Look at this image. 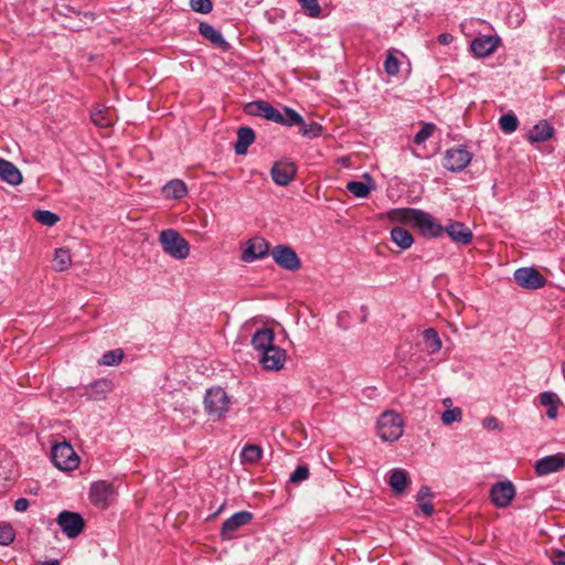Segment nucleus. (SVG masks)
<instances>
[{
  "instance_id": "obj_1",
  "label": "nucleus",
  "mask_w": 565,
  "mask_h": 565,
  "mask_svg": "<svg viewBox=\"0 0 565 565\" xmlns=\"http://www.w3.org/2000/svg\"><path fill=\"white\" fill-rule=\"evenodd\" d=\"M159 242L162 250L175 259H185L190 255V245L188 241L173 228L161 231Z\"/></svg>"
},
{
  "instance_id": "obj_2",
  "label": "nucleus",
  "mask_w": 565,
  "mask_h": 565,
  "mask_svg": "<svg viewBox=\"0 0 565 565\" xmlns=\"http://www.w3.org/2000/svg\"><path fill=\"white\" fill-rule=\"evenodd\" d=\"M231 398L222 387H212L206 391L204 408L213 419L222 418L230 409Z\"/></svg>"
},
{
  "instance_id": "obj_3",
  "label": "nucleus",
  "mask_w": 565,
  "mask_h": 565,
  "mask_svg": "<svg viewBox=\"0 0 565 565\" xmlns=\"http://www.w3.org/2000/svg\"><path fill=\"white\" fill-rule=\"evenodd\" d=\"M377 434L384 441H396L403 435V419L393 411L384 412L377 419Z\"/></svg>"
},
{
  "instance_id": "obj_4",
  "label": "nucleus",
  "mask_w": 565,
  "mask_h": 565,
  "mask_svg": "<svg viewBox=\"0 0 565 565\" xmlns=\"http://www.w3.org/2000/svg\"><path fill=\"white\" fill-rule=\"evenodd\" d=\"M52 462L63 471H73L79 466V457L67 441L56 443L51 450Z\"/></svg>"
},
{
  "instance_id": "obj_5",
  "label": "nucleus",
  "mask_w": 565,
  "mask_h": 565,
  "mask_svg": "<svg viewBox=\"0 0 565 565\" xmlns=\"http://www.w3.org/2000/svg\"><path fill=\"white\" fill-rule=\"evenodd\" d=\"M56 522L68 539L77 537L85 526V520L79 513L66 510L57 515Z\"/></svg>"
},
{
  "instance_id": "obj_6",
  "label": "nucleus",
  "mask_w": 565,
  "mask_h": 565,
  "mask_svg": "<svg viewBox=\"0 0 565 565\" xmlns=\"http://www.w3.org/2000/svg\"><path fill=\"white\" fill-rule=\"evenodd\" d=\"M472 154L463 146H458L446 150L443 166L451 171H462L471 161Z\"/></svg>"
},
{
  "instance_id": "obj_7",
  "label": "nucleus",
  "mask_w": 565,
  "mask_h": 565,
  "mask_svg": "<svg viewBox=\"0 0 565 565\" xmlns=\"http://www.w3.org/2000/svg\"><path fill=\"white\" fill-rule=\"evenodd\" d=\"M270 254L275 263L286 270L296 271L301 267L300 258L288 245H277Z\"/></svg>"
},
{
  "instance_id": "obj_8",
  "label": "nucleus",
  "mask_w": 565,
  "mask_h": 565,
  "mask_svg": "<svg viewBox=\"0 0 565 565\" xmlns=\"http://www.w3.org/2000/svg\"><path fill=\"white\" fill-rule=\"evenodd\" d=\"M513 278L515 282L525 289H540L545 286L546 278L533 267H522L514 271Z\"/></svg>"
},
{
  "instance_id": "obj_9",
  "label": "nucleus",
  "mask_w": 565,
  "mask_h": 565,
  "mask_svg": "<svg viewBox=\"0 0 565 565\" xmlns=\"http://www.w3.org/2000/svg\"><path fill=\"white\" fill-rule=\"evenodd\" d=\"M244 113L249 116L265 118L276 124L277 121H281V111L263 99L247 103L244 106Z\"/></svg>"
},
{
  "instance_id": "obj_10",
  "label": "nucleus",
  "mask_w": 565,
  "mask_h": 565,
  "mask_svg": "<svg viewBox=\"0 0 565 565\" xmlns=\"http://www.w3.org/2000/svg\"><path fill=\"white\" fill-rule=\"evenodd\" d=\"M297 173L296 164L289 159H280L276 161L270 169L273 181L280 186L288 185Z\"/></svg>"
},
{
  "instance_id": "obj_11",
  "label": "nucleus",
  "mask_w": 565,
  "mask_h": 565,
  "mask_svg": "<svg viewBox=\"0 0 565 565\" xmlns=\"http://www.w3.org/2000/svg\"><path fill=\"white\" fill-rule=\"evenodd\" d=\"M253 520V513L248 511H239L234 513L232 516L223 522L221 527V539L223 541H230L234 537V533L242 526L248 524Z\"/></svg>"
},
{
  "instance_id": "obj_12",
  "label": "nucleus",
  "mask_w": 565,
  "mask_h": 565,
  "mask_svg": "<svg viewBox=\"0 0 565 565\" xmlns=\"http://www.w3.org/2000/svg\"><path fill=\"white\" fill-rule=\"evenodd\" d=\"M115 495V488L110 482L97 481L90 486L89 497L94 505L105 509Z\"/></svg>"
},
{
  "instance_id": "obj_13",
  "label": "nucleus",
  "mask_w": 565,
  "mask_h": 565,
  "mask_svg": "<svg viewBox=\"0 0 565 565\" xmlns=\"http://www.w3.org/2000/svg\"><path fill=\"white\" fill-rule=\"evenodd\" d=\"M413 224L427 237H439L444 233V227L430 214L422 210H417Z\"/></svg>"
},
{
  "instance_id": "obj_14",
  "label": "nucleus",
  "mask_w": 565,
  "mask_h": 565,
  "mask_svg": "<svg viewBox=\"0 0 565 565\" xmlns=\"http://www.w3.org/2000/svg\"><path fill=\"white\" fill-rule=\"evenodd\" d=\"M515 495V488L511 481H499L491 487L490 498L498 508L508 507Z\"/></svg>"
},
{
  "instance_id": "obj_15",
  "label": "nucleus",
  "mask_w": 565,
  "mask_h": 565,
  "mask_svg": "<svg viewBox=\"0 0 565 565\" xmlns=\"http://www.w3.org/2000/svg\"><path fill=\"white\" fill-rule=\"evenodd\" d=\"M565 467V454L557 452L555 455L545 456L535 462V472L537 476H546L557 472Z\"/></svg>"
},
{
  "instance_id": "obj_16",
  "label": "nucleus",
  "mask_w": 565,
  "mask_h": 565,
  "mask_svg": "<svg viewBox=\"0 0 565 565\" xmlns=\"http://www.w3.org/2000/svg\"><path fill=\"white\" fill-rule=\"evenodd\" d=\"M285 362L286 351L275 344L262 353L260 363L265 370L279 371Z\"/></svg>"
},
{
  "instance_id": "obj_17",
  "label": "nucleus",
  "mask_w": 565,
  "mask_h": 565,
  "mask_svg": "<svg viewBox=\"0 0 565 565\" xmlns=\"http://www.w3.org/2000/svg\"><path fill=\"white\" fill-rule=\"evenodd\" d=\"M269 252V244L263 237H254L247 242V246L242 254V259L246 263L265 257Z\"/></svg>"
},
{
  "instance_id": "obj_18",
  "label": "nucleus",
  "mask_w": 565,
  "mask_h": 565,
  "mask_svg": "<svg viewBox=\"0 0 565 565\" xmlns=\"http://www.w3.org/2000/svg\"><path fill=\"white\" fill-rule=\"evenodd\" d=\"M444 232L451 238L452 242L468 245L472 241V232L461 222H450L444 227Z\"/></svg>"
},
{
  "instance_id": "obj_19",
  "label": "nucleus",
  "mask_w": 565,
  "mask_h": 565,
  "mask_svg": "<svg viewBox=\"0 0 565 565\" xmlns=\"http://www.w3.org/2000/svg\"><path fill=\"white\" fill-rule=\"evenodd\" d=\"M498 43L499 39L491 35L476 38L471 42V51L476 56L484 57L492 54L497 50Z\"/></svg>"
},
{
  "instance_id": "obj_20",
  "label": "nucleus",
  "mask_w": 565,
  "mask_h": 565,
  "mask_svg": "<svg viewBox=\"0 0 565 565\" xmlns=\"http://www.w3.org/2000/svg\"><path fill=\"white\" fill-rule=\"evenodd\" d=\"M0 180L11 185H19L23 178L20 170L12 162L0 158Z\"/></svg>"
},
{
  "instance_id": "obj_21",
  "label": "nucleus",
  "mask_w": 565,
  "mask_h": 565,
  "mask_svg": "<svg viewBox=\"0 0 565 565\" xmlns=\"http://www.w3.org/2000/svg\"><path fill=\"white\" fill-rule=\"evenodd\" d=\"M114 388V384L108 379H99L93 383H90L86 387L85 395L90 399L100 401L105 398L106 394L111 392Z\"/></svg>"
},
{
  "instance_id": "obj_22",
  "label": "nucleus",
  "mask_w": 565,
  "mask_h": 565,
  "mask_svg": "<svg viewBox=\"0 0 565 565\" xmlns=\"http://www.w3.org/2000/svg\"><path fill=\"white\" fill-rule=\"evenodd\" d=\"M275 333L269 328L257 330L252 337V345L255 350L263 353L265 350L274 345Z\"/></svg>"
},
{
  "instance_id": "obj_23",
  "label": "nucleus",
  "mask_w": 565,
  "mask_h": 565,
  "mask_svg": "<svg viewBox=\"0 0 565 565\" xmlns=\"http://www.w3.org/2000/svg\"><path fill=\"white\" fill-rule=\"evenodd\" d=\"M199 31H200V34L203 38L211 41L212 44H214L223 50H228L230 44L225 41L222 33L218 30H216L213 25H211L206 22H201L199 25Z\"/></svg>"
},
{
  "instance_id": "obj_24",
  "label": "nucleus",
  "mask_w": 565,
  "mask_h": 565,
  "mask_svg": "<svg viewBox=\"0 0 565 565\" xmlns=\"http://www.w3.org/2000/svg\"><path fill=\"white\" fill-rule=\"evenodd\" d=\"M553 134V126L546 120H541L529 131L527 139L532 143L542 142L552 138Z\"/></svg>"
},
{
  "instance_id": "obj_25",
  "label": "nucleus",
  "mask_w": 565,
  "mask_h": 565,
  "mask_svg": "<svg viewBox=\"0 0 565 565\" xmlns=\"http://www.w3.org/2000/svg\"><path fill=\"white\" fill-rule=\"evenodd\" d=\"M409 483L408 473L404 469H394L391 472L388 484L396 495H401L405 492L407 484Z\"/></svg>"
},
{
  "instance_id": "obj_26",
  "label": "nucleus",
  "mask_w": 565,
  "mask_h": 565,
  "mask_svg": "<svg viewBox=\"0 0 565 565\" xmlns=\"http://www.w3.org/2000/svg\"><path fill=\"white\" fill-rule=\"evenodd\" d=\"M255 141V132L249 127H241L237 130V140L234 149L236 154H245L248 147Z\"/></svg>"
},
{
  "instance_id": "obj_27",
  "label": "nucleus",
  "mask_w": 565,
  "mask_h": 565,
  "mask_svg": "<svg viewBox=\"0 0 565 565\" xmlns=\"http://www.w3.org/2000/svg\"><path fill=\"white\" fill-rule=\"evenodd\" d=\"M162 192L167 199L179 200L188 194V186L182 180L173 179L163 186Z\"/></svg>"
},
{
  "instance_id": "obj_28",
  "label": "nucleus",
  "mask_w": 565,
  "mask_h": 565,
  "mask_svg": "<svg viewBox=\"0 0 565 565\" xmlns=\"http://www.w3.org/2000/svg\"><path fill=\"white\" fill-rule=\"evenodd\" d=\"M417 210L411 207L392 209L387 212V218L394 223H413L416 216Z\"/></svg>"
},
{
  "instance_id": "obj_29",
  "label": "nucleus",
  "mask_w": 565,
  "mask_h": 565,
  "mask_svg": "<svg viewBox=\"0 0 565 565\" xmlns=\"http://www.w3.org/2000/svg\"><path fill=\"white\" fill-rule=\"evenodd\" d=\"M391 239L403 250L408 249L414 243L411 232L401 226L391 230Z\"/></svg>"
},
{
  "instance_id": "obj_30",
  "label": "nucleus",
  "mask_w": 565,
  "mask_h": 565,
  "mask_svg": "<svg viewBox=\"0 0 565 565\" xmlns=\"http://www.w3.org/2000/svg\"><path fill=\"white\" fill-rule=\"evenodd\" d=\"M263 457V449L255 444H246L241 452V460L244 465H255Z\"/></svg>"
},
{
  "instance_id": "obj_31",
  "label": "nucleus",
  "mask_w": 565,
  "mask_h": 565,
  "mask_svg": "<svg viewBox=\"0 0 565 565\" xmlns=\"http://www.w3.org/2000/svg\"><path fill=\"white\" fill-rule=\"evenodd\" d=\"M431 497V489L427 486L420 487L416 495L418 507L426 516H430L434 513V505L430 502Z\"/></svg>"
},
{
  "instance_id": "obj_32",
  "label": "nucleus",
  "mask_w": 565,
  "mask_h": 565,
  "mask_svg": "<svg viewBox=\"0 0 565 565\" xmlns=\"http://www.w3.org/2000/svg\"><path fill=\"white\" fill-rule=\"evenodd\" d=\"M423 340L429 354H436L440 351L441 340L436 329H425L423 331Z\"/></svg>"
},
{
  "instance_id": "obj_33",
  "label": "nucleus",
  "mask_w": 565,
  "mask_h": 565,
  "mask_svg": "<svg viewBox=\"0 0 565 565\" xmlns=\"http://www.w3.org/2000/svg\"><path fill=\"white\" fill-rule=\"evenodd\" d=\"M540 403L543 406L547 407L546 416L551 419H555L557 417V407L561 403L559 398L555 393L544 392L540 394Z\"/></svg>"
},
{
  "instance_id": "obj_34",
  "label": "nucleus",
  "mask_w": 565,
  "mask_h": 565,
  "mask_svg": "<svg viewBox=\"0 0 565 565\" xmlns=\"http://www.w3.org/2000/svg\"><path fill=\"white\" fill-rule=\"evenodd\" d=\"M284 113H281V121H277V124L286 126V127H294L300 125H303V118L302 116L297 113L295 109L285 106L282 108Z\"/></svg>"
},
{
  "instance_id": "obj_35",
  "label": "nucleus",
  "mask_w": 565,
  "mask_h": 565,
  "mask_svg": "<svg viewBox=\"0 0 565 565\" xmlns=\"http://www.w3.org/2000/svg\"><path fill=\"white\" fill-rule=\"evenodd\" d=\"M72 263L71 253L67 248H57L53 258V267L57 271L66 270Z\"/></svg>"
},
{
  "instance_id": "obj_36",
  "label": "nucleus",
  "mask_w": 565,
  "mask_h": 565,
  "mask_svg": "<svg viewBox=\"0 0 565 565\" xmlns=\"http://www.w3.org/2000/svg\"><path fill=\"white\" fill-rule=\"evenodd\" d=\"M125 358L122 349H115L105 352L99 360L100 365L115 366L118 365Z\"/></svg>"
},
{
  "instance_id": "obj_37",
  "label": "nucleus",
  "mask_w": 565,
  "mask_h": 565,
  "mask_svg": "<svg viewBox=\"0 0 565 565\" xmlns=\"http://www.w3.org/2000/svg\"><path fill=\"white\" fill-rule=\"evenodd\" d=\"M90 117L93 122L99 127H109L113 125V118L108 109L97 107L92 111Z\"/></svg>"
},
{
  "instance_id": "obj_38",
  "label": "nucleus",
  "mask_w": 565,
  "mask_h": 565,
  "mask_svg": "<svg viewBox=\"0 0 565 565\" xmlns=\"http://www.w3.org/2000/svg\"><path fill=\"white\" fill-rule=\"evenodd\" d=\"M33 217L36 222L46 226H54L60 221V216L57 214L47 210L34 211Z\"/></svg>"
},
{
  "instance_id": "obj_39",
  "label": "nucleus",
  "mask_w": 565,
  "mask_h": 565,
  "mask_svg": "<svg viewBox=\"0 0 565 565\" xmlns=\"http://www.w3.org/2000/svg\"><path fill=\"white\" fill-rule=\"evenodd\" d=\"M500 128L505 134H511L516 130L519 120L514 114H504L499 119Z\"/></svg>"
},
{
  "instance_id": "obj_40",
  "label": "nucleus",
  "mask_w": 565,
  "mask_h": 565,
  "mask_svg": "<svg viewBox=\"0 0 565 565\" xmlns=\"http://www.w3.org/2000/svg\"><path fill=\"white\" fill-rule=\"evenodd\" d=\"M347 190L354 196L364 199L370 194L371 188L361 181H350L347 183Z\"/></svg>"
},
{
  "instance_id": "obj_41",
  "label": "nucleus",
  "mask_w": 565,
  "mask_h": 565,
  "mask_svg": "<svg viewBox=\"0 0 565 565\" xmlns=\"http://www.w3.org/2000/svg\"><path fill=\"white\" fill-rule=\"evenodd\" d=\"M302 12L310 18H318L321 8L318 0H298Z\"/></svg>"
},
{
  "instance_id": "obj_42",
  "label": "nucleus",
  "mask_w": 565,
  "mask_h": 565,
  "mask_svg": "<svg viewBox=\"0 0 565 565\" xmlns=\"http://www.w3.org/2000/svg\"><path fill=\"white\" fill-rule=\"evenodd\" d=\"M322 132V126L319 125L318 122H310V124H306V121L303 120V125H300V134L303 136V137H307V138H317L321 135Z\"/></svg>"
},
{
  "instance_id": "obj_43",
  "label": "nucleus",
  "mask_w": 565,
  "mask_h": 565,
  "mask_svg": "<svg viewBox=\"0 0 565 565\" xmlns=\"http://www.w3.org/2000/svg\"><path fill=\"white\" fill-rule=\"evenodd\" d=\"M436 126L431 122H426L422 126V128L416 132L414 137V143L422 145L424 143L429 137H431Z\"/></svg>"
},
{
  "instance_id": "obj_44",
  "label": "nucleus",
  "mask_w": 565,
  "mask_h": 565,
  "mask_svg": "<svg viewBox=\"0 0 565 565\" xmlns=\"http://www.w3.org/2000/svg\"><path fill=\"white\" fill-rule=\"evenodd\" d=\"M309 468L307 465H299L289 476V482L298 484L309 478Z\"/></svg>"
},
{
  "instance_id": "obj_45",
  "label": "nucleus",
  "mask_w": 565,
  "mask_h": 565,
  "mask_svg": "<svg viewBox=\"0 0 565 565\" xmlns=\"http://www.w3.org/2000/svg\"><path fill=\"white\" fill-rule=\"evenodd\" d=\"M462 418V412L459 407L447 409L441 414V422L444 425H450L455 422H460Z\"/></svg>"
},
{
  "instance_id": "obj_46",
  "label": "nucleus",
  "mask_w": 565,
  "mask_h": 565,
  "mask_svg": "<svg viewBox=\"0 0 565 565\" xmlns=\"http://www.w3.org/2000/svg\"><path fill=\"white\" fill-rule=\"evenodd\" d=\"M384 70L386 74L391 76H395L399 72V62L392 53H388L384 61Z\"/></svg>"
},
{
  "instance_id": "obj_47",
  "label": "nucleus",
  "mask_w": 565,
  "mask_h": 565,
  "mask_svg": "<svg viewBox=\"0 0 565 565\" xmlns=\"http://www.w3.org/2000/svg\"><path fill=\"white\" fill-rule=\"evenodd\" d=\"M15 533L10 524L0 525V545H9L14 541Z\"/></svg>"
},
{
  "instance_id": "obj_48",
  "label": "nucleus",
  "mask_w": 565,
  "mask_h": 565,
  "mask_svg": "<svg viewBox=\"0 0 565 565\" xmlns=\"http://www.w3.org/2000/svg\"><path fill=\"white\" fill-rule=\"evenodd\" d=\"M191 9L199 13H210L213 9L211 0H190Z\"/></svg>"
},
{
  "instance_id": "obj_49",
  "label": "nucleus",
  "mask_w": 565,
  "mask_h": 565,
  "mask_svg": "<svg viewBox=\"0 0 565 565\" xmlns=\"http://www.w3.org/2000/svg\"><path fill=\"white\" fill-rule=\"evenodd\" d=\"M482 425L484 428L491 429V430L501 429V425H500L499 420L493 416L486 417L482 422Z\"/></svg>"
},
{
  "instance_id": "obj_50",
  "label": "nucleus",
  "mask_w": 565,
  "mask_h": 565,
  "mask_svg": "<svg viewBox=\"0 0 565 565\" xmlns=\"http://www.w3.org/2000/svg\"><path fill=\"white\" fill-rule=\"evenodd\" d=\"M551 562L554 565H565V552L556 550L551 555Z\"/></svg>"
},
{
  "instance_id": "obj_51",
  "label": "nucleus",
  "mask_w": 565,
  "mask_h": 565,
  "mask_svg": "<svg viewBox=\"0 0 565 565\" xmlns=\"http://www.w3.org/2000/svg\"><path fill=\"white\" fill-rule=\"evenodd\" d=\"M30 505V502L28 499L25 498H19L15 502H14V510L17 512H24L28 510Z\"/></svg>"
},
{
  "instance_id": "obj_52",
  "label": "nucleus",
  "mask_w": 565,
  "mask_h": 565,
  "mask_svg": "<svg viewBox=\"0 0 565 565\" xmlns=\"http://www.w3.org/2000/svg\"><path fill=\"white\" fill-rule=\"evenodd\" d=\"M452 35L449 33H441L438 35V42L443 45H448L452 41Z\"/></svg>"
},
{
  "instance_id": "obj_53",
  "label": "nucleus",
  "mask_w": 565,
  "mask_h": 565,
  "mask_svg": "<svg viewBox=\"0 0 565 565\" xmlns=\"http://www.w3.org/2000/svg\"><path fill=\"white\" fill-rule=\"evenodd\" d=\"M38 565H60L58 561L56 559H53V561H50V562H42Z\"/></svg>"
},
{
  "instance_id": "obj_54",
  "label": "nucleus",
  "mask_w": 565,
  "mask_h": 565,
  "mask_svg": "<svg viewBox=\"0 0 565 565\" xmlns=\"http://www.w3.org/2000/svg\"><path fill=\"white\" fill-rule=\"evenodd\" d=\"M451 403V399L450 398H445L444 399V405H449Z\"/></svg>"
},
{
  "instance_id": "obj_55",
  "label": "nucleus",
  "mask_w": 565,
  "mask_h": 565,
  "mask_svg": "<svg viewBox=\"0 0 565 565\" xmlns=\"http://www.w3.org/2000/svg\"><path fill=\"white\" fill-rule=\"evenodd\" d=\"M223 507H224V504H223V505H220V509H217V510L215 511V514H218V513L221 512V510L223 509Z\"/></svg>"
},
{
  "instance_id": "obj_56",
  "label": "nucleus",
  "mask_w": 565,
  "mask_h": 565,
  "mask_svg": "<svg viewBox=\"0 0 565 565\" xmlns=\"http://www.w3.org/2000/svg\"><path fill=\"white\" fill-rule=\"evenodd\" d=\"M223 507H224V504H223V505H220V509H217V510L215 511V514H218V513L221 512V510L223 509Z\"/></svg>"
},
{
  "instance_id": "obj_57",
  "label": "nucleus",
  "mask_w": 565,
  "mask_h": 565,
  "mask_svg": "<svg viewBox=\"0 0 565 565\" xmlns=\"http://www.w3.org/2000/svg\"><path fill=\"white\" fill-rule=\"evenodd\" d=\"M223 507H224V504H223V505H220V509H217V510L215 511V514H218V513L221 512V510L223 509Z\"/></svg>"
},
{
  "instance_id": "obj_58",
  "label": "nucleus",
  "mask_w": 565,
  "mask_h": 565,
  "mask_svg": "<svg viewBox=\"0 0 565 565\" xmlns=\"http://www.w3.org/2000/svg\"><path fill=\"white\" fill-rule=\"evenodd\" d=\"M223 507H224V504H223V505H220V509H217V510L215 511V514H218V513L221 512V510L223 509Z\"/></svg>"
},
{
  "instance_id": "obj_59",
  "label": "nucleus",
  "mask_w": 565,
  "mask_h": 565,
  "mask_svg": "<svg viewBox=\"0 0 565 565\" xmlns=\"http://www.w3.org/2000/svg\"><path fill=\"white\" fill-rule=\"evenodd\" d=\"M478 565H486V564H478Z\"/></svg>"
}]
</instances>
